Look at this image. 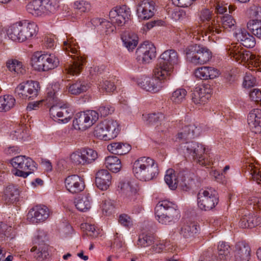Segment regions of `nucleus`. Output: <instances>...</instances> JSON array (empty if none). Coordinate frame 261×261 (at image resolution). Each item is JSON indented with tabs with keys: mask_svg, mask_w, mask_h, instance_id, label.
<instances>
[{
	"mask_svg": "<svg viewBox=\"0 0 261 261\" xmlns=\"http://www.w3.org/2000/svg\"><path fill=\"white\" fill-rule=\"evenodd\" d=\"M228 49V54L231 58L238 62H244L245 65L249 69L246 72L244 77L243 85L246 88H250L255 85L256 80L254 73L256 71H261L259 67L260 61L254 54L249 51L245 50L240 45H231Z\"/></svg>",
	"mask_w": 261,
	"mask_h": 261,
	"instance_id": "f257e3e1",
	"label": "nucleus"
},
{
	"mask_svg": "<svg viewBox=\"0 0 261 261\" xmlns=\"http://www.w3.org/2000/svg\"><path fill=\"white\" fill-rule=\"evenodd\" d=\"M66 38L63 41V49L69 54L72 60L65 64V69L68 74L77 75L81 71L85 59L79 55V46L73 38L70 36H66Z\"/></svg>",
	"mask_w": 261,
	"mask_h": 261,
	"instance_id": "f03ea898",
	"label": "nucleus"
},
{
	"mask_svg": "<svg viewBox=\"0 0 261 261\" xmlns=\"http://www.w3.org/2000/svg\"><path fill=\"white\" fill-rule=\"evenodd\" d=\"M133 172L135 177L142 181H149L156 177L159 169L155 161L149 157L143 156L134 162Z\"/></svg>",
	"mask_w": 261,
	"mask_h": 261,
	"instance_id": "7ed1b4c3",
	"label": "nucleus"
},
{
	"mask_svg": "<svg viewBox=\"0 0 261 261\" xmlns=\"http://www.w3.org/2000/svg\"><path fill=\"white\" fill-rule=\"evenodd\" d=\"M37 29L35 23L24 20L11 25L7 31V35L12 40L23 42L35 35Z\"/></svg>",
	"mask_w": 261,
	"mask_h": 261,
	"instance_id": "20e7f679",
	"label": "nucleus"
},
{
	"mask_svg": "<svg viewBox=\"0 0 261 261\" xmlns=\"http://www.w3.org/2000/svg\"><path fill=\"white\" fill-rule=\"evenodd\" d=\"M155 217L163 224L170 225L179 216V211L176 204L167 200L158 202L155 208Z\"/></svg>",
	"mask_w": 261,
	"mask_h": 261,
	"instance_id": "39448f33",
	"label": "nucleus"
},
{
	"mask_svg": "<svg viewBox=\"0 0 261 261\" xmlns=\"http://www.w3.org/2000/svg\"><path fill=\"white\" fill-rule=\"evenodd\" d=\"M169 78L154 68L152 77L142 76L137 81L138 85L142 89L151 93H157L163 87L165 81Z\"/></svg>",
	"mask_w": 261,
	"mask_h": 261,
	"instance_id": "423d86ee",
	"label": "nucleus"
},
{
	"mask_svg": "<svg viewBox=\"0 0 261 261\" xmlns=\"http://www.w3.org/2000/svg\"><path fill=\"white\" fill-rule=\"evenodd\" d=\"M179 63L180 60L177 53L174 49H168L160 55L155 68L169 78L174 67Z\"/></svg>",
	"mask_w": 261,
	"mask_h": 261,
	"instance_id": "0eeeda50",
	"label": "nucleus"
},
{
	"mask_svg": "<svg viewBox=\"0 0 261 261\" xmlns=\"http://www.w3.org/2000/svg\"><path fill=\"white\" fill-rule=\"evenodd\" d=\"M187 59L192 64L198 65L208 62L212 58V53L206 47L194 44L188 46L185 49Z\"/></svg>",
	"mask_w": 261,
	"mask_h": 261,
	"instance_id": "6e6552de",
	"label": "nucleus"
},
{
	"mask_svg": "<svg viewBox=\"0 0 261 261\" xmlns=\"http://www.w3.org/2000/svg\"><path fill=\"white\" fill-rule=\"evenodd\" d=\"M58 7L55 0H33L27 4L26 9L34 16H44L54 13Z\"/></svg>",
	"mask_w": 261,
	"mask_h": 261,
	"instance_id": "1a4fd4ad",
	"label": "nucleus"
},
{
	"mask_svg": "<svg viewBox=\"0 0 261 261\" xmlns=\"http://www.w3.org/2000/svg\"><path fill=\"white\" fill-rule=\"evenodd\" d=\"M11 163L14 168L13 173L17 176L26 178L37 169L36 164L30 158L18 155L11 159Z\"/></svg>",
	"mask_w": 261,
	"mask_h": 261,
	"instance_id": "9d476101",
	"label": "nucleus"
},
{
	"mask_svg": "<svg viewBox=\"0 0 261 261\" xmlns=\"http://www.w3.org/2000/svg\"><path fill=\"white\" fill-rule=\"evenodd\" d=\"M31 64L35 70L45 71L57 67L59 60L54 55L37 51L33 55Z\"/></svg>",
	"mask_w": 261,
	"mask_h": 261,
	"instance_id": "9b49d317",
	"label": "nucleus"
},
{
	"mask_svg": "<svg viewBox=\"0 0 261 261\" xmlns=\"http://www.w3.org/2000/svg\"><path fill=\"white\" fill-rule=\"evenodd\" d=\"M218 202V194L212 189H201L197 194L198 206L202 210H211Z\"/></svg>",
	"mask_w": 261,
	"mask_h": 261,
	"instance_id": "f8f14e48",
	"label": "nucleus"
},
{
	"mask_svg": "<svg viewBox=\"0 0 261 261\" xmlns=\"http://www.w3.org/2000/svg\"><path fill=\"white\" fill-rule=\"evenodd\" d=\"M99 114L95 111L89 110L77 113L73 121L76 129L85 130L92 126L98 119Z\"/></svg>",
	"mask_w": 261,
	"mask_h": 261,
	"instance_id": "ddd939ff",
	"label": "nucleus"
},
{
	"mask_svg": "<svg viewBox=\"0 0 261 261\" xmlns=\"http://www.w3.org/2000/svg\"><path fill=\"white\" fill-rule=\"evenodd\" d=\"M40 89L38 82L30 81L18 85L15 88V93L17 96L23 99H33L38 95Z\"/></svg>",
	"mask_w": 261,
	"mask_h": 261,
	"instance_id": "4468645a",
	"label": "nucleus"
},
{
	"mask_svg": "<svg viewBox=\"0 0 261 261\" xmlns=\"http://www.w3.org/2000/svg\"><path fill=\"white\" fill-rule=\"evenodd\" d=\"M213 12L207 8L202 9L199 12V18L201 22L204 23V30L206 35L210 38L211 35H215L221 32L218 21L212 19Z\"/></svg>",
	"mask_w": 261,
	"mask_h": 261,
	"instance_id": "2eb2a0df",
	"label": "nucleus"
},
{
	"mask_svg": "<svg viewBox=\"0 0 261 261\" xmlns=\"http://www.w3.org/2000/svg\"><path fill=\"white\" fill-rule=\"evenodd\" d=\"M181 147L185 154L192 156L193 160H196L200 165H206L204 156L205 148L204 145L192 141L186 143Z\"/></svg>",
	"mask_w": 261,
	"mask_h": 261,
	"instance_id": "dca6fc26",
	"label": "nucleus"
},
{
	"mask_svg": "<svg viewBox=\"0 0 261 261\" xmlns=\"http://www.w3.org/2000/svg\"><path fill=\"white\" fill-rule=\"evenodd\" d=\"M143 117L148 124H156L155 129L159 132H166L170 126V120L161 113L143 114Z\"/></svg>",
	"mask_w": 261,
	"mask_h": 261,
	"instance_id": "f3484780",
	"label": "nucleus"
},
{
	"mask_svg": "<svg viewBox=\"0 0 261 261\" xmlns=\"http://www.w3.org/2000/svg\"><path fill=\"white\" fill-rule=\"evenodd\" d=\"M50 115L59 122L67 123L73 116L72 110L68 107L67 104L61 105L57 103L53 105L49 109Z\"/></svg>",
	"mask_w": 261,
	"mask_h": 261,
	"instance_id": "a211bd4d",
	"label": "nucleus"
},
{
	"mask_svg": "<svg viewBox=\"0 0 261 261\" xmlns=\"http://www.w3.org/2000/svg\"><path fill=\"white\" fill-rule=\"evenodd\" d=\"M137 60L142 64L149 63L156 56V48L154 45L145 42L137 48L136 51Z\"/></svg>",
	"mask_w": 261,
	"mask_h": 261,
	"instance_id": "6ab92c4d",
	"label": "nucleus"
},
{
	"mask_svg": "<svg viewBox=\"0 0 261 261\" xmlns=\"http://www.w3.org/2000/svg\"><path fill=\"white\" fill-rule=\"evenodd\" d=\"M130 16V11L129 8L125 6L120 7H115L109 12V17L111 23L114 26H122Z\"/></svg>",
	"mask_w": 261,
	"mask_h": 261,
	"instance_id": "aec40b11",
	"label": "nucleus"
},
{
	"mask_svg": "<svg viewBox=\"0 0 261 261\" xmlns=\"http://www.w3.org/2000/svg\"><path fill=\"white\" fill-rule=\"evenodd\" d=\"M49 216L48 208L45 205H36L32 208L27 215V220L33 224L43 222Z\"/></svg>",
	"mask_w": 261,
	"mask_h": 261,
	"instance_id": "412c9836",
	"label": "nucleus"
},
{
	"mask_svg": "<svg viewBox=\"0 0 261 261\" xmlns=\"http://www.w3.org/2000/svg\"><path fill=\"white\" fill-rule=\"evenodd\" d=\"M155 3L152 1L142 0L137 5V14L141 20L149 19L154 15Z\"/></svg>",
	"mask_w": 261,
	"mask_h": 261,
	"instance_id": "4be33fe9",
	"label": "nucleus"
},
{
	"mask_svg": "<svg viewBox=\"0 0 261 261\" xmlns=\"http://www.w3.org/2000/svg\"><path fill=\"white\" fill-rule=\"evenodd\" d=\"M66 190L72 194L83 191L85 187L84 180L79 175L73 174L68 176L64 180Z\"/></svg>",
	"mask_w": 261,
	"mask_h": 261,
	"instance_id": "5701e85b",
	"label": "nucleus"
},
{
	"mask_svg": "<svg viewBox=\"0 0 261 261\" xmlns=\"http://www.w3.org/2000/svg\"><path fill=\"white\" fill-rule=\"evenodd\" d=\"M201 132V128L195 124L185 125L178 131L176 139L179 141H186L198 137Z\"/></svg>",
	"mask_w": 261,
	"mask_h": 261,
	"instance_id": "b1692460",
	"label": "nucleus"
},
{
	"mask_svg": "<svg viewBox=\"0 0 261 261\" xmlns=\"http://www.w3.org/2000/svg\"><path fill=\"white\" fill-rule=\"evenodd\" d=\"M211 93L209 85L197 87L192 93V100L197 105H204L210 97Z\"/></svg>",
	"mask_w": 261,
	"mask_h": 261,
	"instance_id": "393cba45",
	"label": "nucleus"
},
{
	"mask_svg": "<svg viewBox=\"0 0 261 261\" xmlns=\"http://www.w3.org/2000/svg\"><path fill=\"white\" fill-rule=\"evenodd\" d=\"M248 123L250 129L255 134L261 133V110L254 109L248 116Z\"/></svg>",
	"mask_w": 261,
	"mask_h": 261,
	"instance_id": "a878e982",
	"label": "nucleus"
},
{
	"mask_svg": "<svg viewBox=\"0 0 261 261\" xmlns=\"http://www.w3.org/2000/svg\"><path fill=\"white\" fill-rule=\"evenodd\" d=\"M111 183V175L108 170L101 169L96 174L95 184L101 190H106Z\"/></svg>",
	"mask_w": 261,
	"mask_h": 261,
	"instance_id": "bb28decb",
	"label": "nucleus"
},
{
	"mask_svg": "<svg viewBox=\"0 0 261 261\" xmlns=\"http://www.w3.org/2000/svg\"><path fill=\"white\" fill-rule=\"evenodd\" d=\"M251 249L249 246L244 242L236 244L234 257L237 261H249Z\"/></svg>",
	"mask_w": 261,
	"mask_h": 261,
	"instance_id": "cd10ccee",
	"label": "nucleus"
},
{
	"mask_svg": "<svg viewBox=\"0 0 261 261\" xmlns=\"http://www.w3.org/2000/svg\"><path fill=\"white\" fill-rule=\"evenodd\" d=\"M235 36L246 47L252 48L255 45L254 37L248 33L245 29H237L235 32Z\"/></svg>",
	"mask_w": 261,
	"mask_h": 261,
	"instance_id": "c85d7f7f",
	"label": "nucleus"
},
{
	"mask_svg": "<svg viewBox=\"0 0 261 261\" xmlns=\"http://www.w3.org/2000/svg\"><path fill=\"white\" fill-rule=\"evenodd\" d=\"M195 76L202 80L214 79L218 76L219 71L213 67L203 66L195 71Z\"/></svg>",
	"mask_w": 261,
	"mask_h": 261,
	"instance_id": "c756f323",
	"label": "nucleus"
},
{
	"mask_svg": "<svg viewBox=\"0 0 261 261\" xmlns=\"http://www.w3.org/2000/svg\"><path fill=\"white\" fill-rule=\"evenodd\" d=\"M199 228L195 222H187L182 225L179 233L185 239H190L198 233Z\"/></svg>",
	"mask_w": 261,
	"mask_h": 261,
	"instance_id": "7c9ffc66",
	"label": "nucleus"
},
{
	"mask_svg": "<svg viewBox=\"0 0 261 261\" xmlns=\"http://www.w3.org/2000/svg\"><path fill=\"white\" fill-rule=\"evenodd\" d=\"M37 240L38 239L34 240L35 243L37 244L31 248V251H36L35 257L39 261H42L45 259L49 255L48 253V246L44 242L38 243Z\"/></svg>",
	"mask_w": 261,
	"mask_h": 261,
	"instance_id": "2f4dec72",
	"label": "nucleus"
},
{
	"mask_svg": "<svg viewBox=\"0 0 261 261\" xmlns=\"http://www.w3.org/2000/svg\"><path fill=\"white\" fill-rule=\"evenodd\" d=\"M108 150L113 154L123 155L127 153L131 149V146L127 143L114 142L107 146Z\"/></svg>",
	"mask_w": 261,
	"mask_h": 261,
	"instance_id": "473e14b6",
	"label": "nucleus"
},
{
	"mask_svg": "<svg viewBox=\"0 0 261 261\" xmlns=\"http://www.w3.org/2000/svg\"><path fill=\"white\" fill-rule=\"evenodd\" d=\"M91 22L94 26L98 27L100 31H104L107 35L113 32L115 29V27L110 21L102 18H93Z\"/></svg>",
	"mask_w": 261,
	"mask_h": 261,
	"instance_id": "72a5a7b5",
	"label": "nucleus"
},
{
	"mask_svg": "<svg viewBox=\"0 0 261 261\" xmlns=\"http://www.w3.org/2000/svg\"><path fill=\"white\" fill-rule=\"evenodd\" d=\"M122 193L128 197L135 195L137 191V185L134 180H126L120 183V186Z\"/></svg>",
	"mask_w": 261,
	"mask_h": 261,
	"instance_id": "f704fd0d",
	"label": "nucleus"
},
{
	"mask_svg": "<svg viewBox=\"0 0 261 261\" xmlns=\"http://www.w3.org/2000/svg\"><path fill=\"white\" fill-rule=\"evenodd\" d=\"M76 208L81 212H86L91 208V199L89 195L79 196L74 200Z\"/></svg>",
	"mask_w": 261,
	"mask_h": 261,
	"instance_id": "c9c22d12",
	"label": "nucleus"
},
{
	"mask_svg": "<svg viewBox=\"0 0 261 261\" xmlns=\"http://www.w3.org/2000/svg\"><path fill=\"white\" fill-rule=\"evenodd\" d=\"M89 88L90 85L87 82L78 80L69 87L68 90L71 94L78 95L86 92Z\"/></svg>",
	"mask_w": 261,
	"mask_h": 261,
	"instance_id": "e433bc0d",
	"label": "nucleus"
},
{
	"mask_svg": "<svg viewBox=\"0 0 261 261\" xmlns=\"http://www.w3.org/2000/svg\"><path fill=\"white\" fill-rule=\"evenodd\" d=\"M105 165L107 168L115 173L119 172L122 167L120 160L114 155L107 156L105 158Z\"/></svg>",
	"mask_w": 261,
	"mask_h": 261,
	"instance_id": "4c0bfd02",
	"label": "nucleus"
},
{
	"mask_svg": "<svg viewBox=\"0 0 261 261\" xmlns=\"http://www.w3.org/2000/svg\"><path fill=\"white\" fill-rule=\"evenodd\" d=\"M124 46L129 50H133L138 44V37L133 33H125L121 36Z\"/></svg>",
	"mask_w": 261,
	"mask_h": 261,
	"instance_id": "58836bf2",
	"label": "nucleus"
},
{
	"mask_svg": "<svg viewBox=\"0 0 261 261\" xmlns=\"http://www.w3.org/2000/svg\"><path fill=\"white\" fill-rule=\"evenodd\" d=\"M108 136L109 140L115 138L120 132V126L117 121L113 119H106Z\"/></svg>",
	"mask_w": 261,
	"mask_h": 261,
	"instance_id": "ea45409f",
	"label": "nucleus"
},
{
	"mask_svg": "<svg viewBox=\"0 0 261 261\" xmlns=\"http://www.w3.org/2000/svg\"><path fill=\"white\" fill-rule=\"evenodd\" d=\"M19 194L18 188L13 185L7 186L4 191V197L8 202L13 203L17 201Z\"/></svg>",
	"mask_w": 261,
	"mask_h": 261,
	"instance_id": "a19ab883",
	"label": "nucleus"
},
{
	"mask_svg": "<svg viewBox=\"0 0 261 261\" xmlns=\"http://www.w3.org/2000/svg\"><path fill=\"white\" fill-rule=\"evenodd\" d=\"M15 104V99L10 95L0 97V112H6L12 109Z\"/></svg>",
	"mask_w": 261,
	"mask_h": 261,
	"instance_id": "79ce46f5",
	"label": "nucleus"
},
{
	"mask_svg": "<svg viewBox=\"0 0 261 261\" xmlns=\"http://www.w3.org/2000/svg\"><path fill=\"white\" fill-rule=\"evenodd\" d=\"M105 120L97 124L94 130V135L97 138L105 141L109 140L108 136V129H107Z\"/></svg>",
	"mask_w": 261,
	"mask_h": 261,
	"instance_id": "37998d69",
	"label": "nucleus"
},
{
	"mask_svg": "<svg viewBox=\"0 0 261 261\" xmlns=\"http://www.w3.org/2000/svg\"><path fill=\"white\" fill-rule=\"evenodd\" d=\"M6 67L9 70L16 74H23L25 69L22 63L15 59L9 60L6 62Z\"/></svg>",
	"mask_w": 261,
	"mask_h": 261,
	"instance_id": "c03bdc74",
	"label": "nucleus"
},
{
	"mask_svg": "<svg viewBox=\"0 0 261 261\" xmlns=\"http://www.w3.org/2000/svg\"><path fill=\"white\" fill-rule=\"evenodd\" d=\"M165 181L170 189L175 190L177 188L178 179L173 169H169L167 170Z\"/></svg>",
	"mask_w": 261,
	"mask_h": 261,
	"instance_id": "a18cd8bd",
	"label": "nucleus"
},
{
	"mask_svg": "<svg viewBox=\"0 0 261 261\" xmlns=\"http://www.w3.org/2000/svg\"><path fill=\"white\" fill-rule=\"evenodd\" d=\"M187 95L186 89L178 88L172 92L170 99L175 104H180L185 100Z\"/></svg>",
	"mask_w": 261,
	"mask_h": 261,
	"instance_id": "49530a36",
	"label": "nucleus"
},
{
	"mask_svg": "<svg viewBox=\"0 0 261 261\" xmlns=\"http://www.w3.org/2000/svg\"><path fill=\"white\" fill-rule=\"evenodd\" d=\"M246 171L251 175L252 179L258 184L261 185V169L256 167L253 164L246 165Z\"/></svg>",
	"mask_w": 261,
	"mask_h": 261,
	"instance_id": "de8ad7c7",
	"label": "nucleus"
},
{
	"mask_svg": "<svg viewBox=\"0 0 261 261\" xmlns=\"http://www.w3.org/2000/svg\"><path fill=\"white\" fill-rule=\"evenodd\" d=\"M229 246L224 242H220L218 245V258L221 260H226L230 256Z\"/></svg>",
	"mask_w": 261,
	"mask_h": 261,
	"instance_id": "09e8293b",
	"label": "nucleus"
},
{
	"mask_svg": "<svg viewBox=\"0 0 261 261\" xmlns=\"http://www.w3.org/2000/svg\"><path fill=\"white\" fill-rule=\"evenodd\" d=\"M29 135L28 129L24 126H21L14 131L12 137L13 140L25 141L29 138Z\"/></svg>",
	"mask_w": 261,
	"mask_h": 261,
	"instance_id": "8fccbe9b",
	"label": "nucleus"
},
{
	"mask_svg": "<svg viewBox=\"0 0 261 261\" xmlns=\"http://www.w3.org/2000/svg\"><path fill=\"white\" fill-rule=\"evenodd\" d=\"M70 160L76 165H85V159L83 148L72 152L70 155Z\"/></svg>",
	"mask_w": 261,
	"mask_h": 261,
	"instance_id": "3c124183",
	"label": "nucleus"
},
{
	"mask_svg": "<svg viewBox=\"0 0 261 261\" xmlns=\"http://www.w3.org/2000/svg\"><path fill=\"white\" fill-rule=\"evenodd\" d=\"M81 228L86 232L87 236L92 238H96L100 233V230L94 225L85 223L81 224Z\"/></svg>",
	"mask_w": 261,
	"mask_h": 261,
	"instance_id": "603ef678",
	"label": "nucleus"
},
{
	"mask_svg": "<svg viewBox=\"0 0 261 261\" xmlns=\"http://www.w3.org/2000/svg\"><path fill=\"white\" fill-rule=\"evenodd\" d=\"M222 27L225 30H234L236 29V22L233 17L229 15L221 18Z\"/></svg>",
	"mask_w": 261,
	"mask_h": 261,
	"instance_id": "864d4df0",
	"label": "nucleus"
},
{
	"mask_svg": "<svg viewBox=\"0 0 261 261\" xmlns=\"http://www.w3.org/2000/svg\"><path fill=\"white\" fill-rule=\"evenodd\" d=\"M247 28L253 34L261 39V21L256 22L255 20H250L247 23Z\"/></svg>",
	"mask_w": 261,
	"mask_h": 261,
	"instance_id": "5fc2aeb1",
	"label": "nucleus"
},
{
	"mask_svg": "<svg viewBox=\"0 0 261 261\" xmlns=\"http://www.w3.org/2000/svg\"><path fill=\"white\" fill-rule=\"evenodd\" d=\"M59 89L60 85L58 83H56L52 85L50 88H47V100L49 102H50L51 100L57 101V96Z\"/></svg>",
	"mask_w": 261,
	"mask_h": 261,
	"instance_id": "6e6d98bb",
	"label": "nucleus"
},
{
	"mask_svg": "<svg viewBox=\"0 0 261 261\" xmlns=\"http://www.w3.org/2000/svg\"><path fill=\"white\" fill-rule=\"evenodd\" d=\"M86 164H90L97 158L96 151L90 148H83Z\"/></svg>",
	"mask_w": 261,
	"mask_h": 261,
	"instance_id": "4d7b16f0",
	"label": "nucleus"
},
{
	"mask_svg": "<svg viewBox=\"0 0 261 261\" xmlns=\"http://www.w3.org/2000/svg\"><path fill=\"white\" fill-rule=\"evenodd\" d=\"M153 237L150 236L141 234L139 236L137 244L141 247H146L152 244Z\"/></svg>",
	"mask_w": 261,
	"mask_h": 261,
	"instance_id": "13d9d810",
	"label": "nucleus"
},
{
	"mask_svg": "<svg viewBox=\"0 0 261 261\" xmlns=\"http://www.w3.org/2000/svg\"><path fill=\"white\" fill-rule=\"evenodd\" d=\"M249 14L252 17L255 18L254 20L256 22L261 21V7L258 5H252L249 9Z\"/></svg>",
	"mask_w": 261,
	"mask_h": 261,
	"instance_id": "bf43d9fd",
	"label": "nucleus"
},
{
	"mask_svg": "<svg viewBox=\"0 0 261 261\" xmlns=\"http://www.w3.org/2000/svg\"><path fill=\"white\" fill-rule=\"evenodd\" d=\"M98 88L102 91H106L107 92H112L116 89L114 83L108 81L100 82L99 84Z\"/></svg>",
	"mask_w": 261,
	"mask_h": 261,
	"instance_id": "052dcab7",
	"label": "nucleus"
},
{
	"mask_svg": "<svg viewBox=\"0 0 261 261\" xmlns=\"http://www.w3.org/2000/svg\"><path fill=\"white\" fill-rule=\"evenodd\" d=\"M75 8L81 12H85L90 10V4L84 1H76L74 3Z\"/></svg>",
	"mask_w": 261,
	"mask_h": 261,
	"instance_id": "680f3d73",
	"label": "nucleus"
},
{
	"mask_svg": "<svg viewBox=\"0 0 261 261\" xmlns=\"http://www.w3.org/2000/svg\"><path fill=\"white\" fill-rule=\"evenodd\" d=\"M248 218V228H253L259 224L260 218L254 215H249Z\"/></svg>",
	"mask_w": 261,
	"mask_h": 261,
	"instance_id": "e2e57ef3",
	"label": "nucleus"
},
{
	"mask_svg": "<svg viewBox=\"0 0 261 261\" xmlns=\"http://www.w3.org/2000/svg\"><path fill=\"white\" fill-rule=\"evenodd\" d=\"M114 111V108L109 105L101 106L98 109V112L101 116L105 117L111 114Z\"/></svg>",
	"mask_w": 261,
	"mask_h": 261,
	"instance_id": "0e129e2a",
	"label": "nucleus"
},
{
	"mask_svg": "<svg viewBox=\"0 0 261 261\" xmlns=\"http://www.w3.org/2000/svg\"><path fill=\"white\" fill-rule=\"evenodd\" d=\"M250 98L252 101L259 102L261 101V91L257 89H254L250 92Z\"/></svg>",
	"mask_w": 261,
	"mask_h": 261,
	"instance_id": "69168bd1",
	"label": "nucleus"
},
{
	"mask_svg": "<svg viewBox=\"0 0 261 261\" xmlns=\"http://www.w3.org/2000/svg\"><path fill=\"white\" fill-rule=\"evenodd\" d=\"M165 245L162 243L156 244L153 245L149 249L151 253H160L165 248Z\"/></svg>",
	"mask_w": 261,
	"mask_h": 261,
	"instance_id": "338daca9",
	"label": "nucleus"
},
{
	"mask_svg": "<svg viewBox=\"0 0 261 261\" xmlns=\"http://www.w3.org/2000/svg\"><path fill=\"white\" fill-rule=\"evenodd\" d=\"M119 222L124 226H129L132 224L130 218L127 215H121L119 216Z\"/></svg>",
	"mask_w": 261,
	"mask_h": 261,
	"instance_id": "774afa93",
	"label": "nucleus"
}]
</instances>
